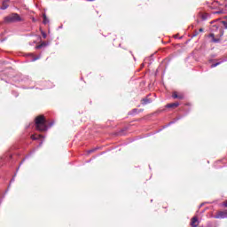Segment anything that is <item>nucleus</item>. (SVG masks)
<instances>
[{"label":"nucleus","instance_id":"11","mask_svg":"<svg viewBox=\"0 0 227 227\" xmlns=\"http://www.w3.org/2000/svg\"><path fill=\"white\" fill-rule=\"evenodd\" d=\"M8 8V4L6 2H3L1 10H6Z\"/></svg>","mask_w":227,"mask_h":227},{"label":"nucleus","instance_id":"15","mask_svg":"<svg viewBox=\"0 0 227 227\" xmlns=\"http://www.w3.org/2000/svg\"><path fill=\"white\" fill-rule=\"evenodd\" d=\"M222 24L227 29V21H222Z\"/></svg>","mask_w":227,"mask_h":227},{"label":"nucleus","instance_id":"12","mask_svg":"<svg viewBox=\"0 0 227 227\" xmlns=\"http://www.w3.org/2000/svg\"><path fill=\"white\" fill-rule=\"evenodd\" d=\"M219 65H221V62H217V63L212 64L211 65V68H215V67H219Z\"/></svg>","mask_w":227,"mask_h":227},{"label":"nucleus","instance_id":"9","mask_svg":"<svg viewBox=\"0 0 227 227\" xmlns=\"http://www.w3.org/2000/svg\"><path fill=\"white\" fill-rule=\"evenodd\" d=\"M42 47H47V43H42L41 44L35 46V49H42Z\"/></svg>","mask_w":227,"mask_h":227},{"label":"nucleus","instance_id":"25","mask_svg":"<svg viewBox=\"0 0 227 227\" xmlns=\"http://www.w3.org/2000/svg\"><path fill=\"white\" fill-rule=\"evenodd\" d=\"M50 127H52V123L50 124Z\"/></svg>","mask_w":227,"mask_h":227},{"label":"nucleus","instance_id":"18","mask_svg":"<svg viewBox=\"0 0 227 227\" xmlns=\"http://www.w3.org/2000/svg\"><path fill=\"white\" fill-rule=\"evenodd\" d=\"M213 4H219V2L216 1V2H214Z\"/></svg>","mask_w":227,"mask_h":227},{"label":"nucleus","instance_id":"1","mask_svg":"<svg viewBox=\"0 0 227 227\" xmlns=\"http://www.w3.org/2000/svg\"><path fill=\"white\" fill-rule=\"evenodd\" d=\"M35 129L39 132H45L48 130L49 127L47 126V120L44 115H38L35 119Z\"/></svg>","mask_w":227,"mask_h":227},{"label":"nucleus","instance_id":"13","mask_svg":"<svg viewBox=\"0 0 227 227\" xmlns=\"http://www.w3.org/2000/svg\"><path fill=\"white\" fill-rule=\"evenodd\" d=\"M212 42H214L215 43H217L220 42V39L213 37Z\"/></svg>","mask_w":227,"mask_h":227},{"label":"nucleus","instance_id":"6","mask_svg":"<svg viewBox=\"0 0 227 227\" xmlns=\"http://www.w3.org/2000/svg\"><path fill=\"white\" fill-rule=\"evenodd\" d=\"M178 106H180V104L178 102H176V103H170V104H168L166 106V107H168V109H175L176 107H178Z\"/></svg>","mask_w":227,"mask_h":227},{"label":"nucleus","instance_id":"23","mask_svg":"<svg viewBox=\"0 0 227 227\" xmlns=\"http://www.w3.org/2000/svg\"><path fill=\"white\" fill-rule=\"evenodd\" d=\"M36 59H38V58L34 59L33 61H36Z\"/></svg>","mask_w":227,"mask_h":227},{"label":"nucleus","instance_id":"19","mask_svg":"<svg viewBox=\"0 0 227 227\" xmlns=\"http://www.w3.org/2000/svg\"><path fill=\"white\" fill-rule=\"evenodd\" d=\"M199 32H200V33H203V28H200V29H199Z\"/></svg>","mask_w":227,"mask_h":227},{"label":"nucleus","instance_id":"8","mask_svg":"<svg viewBox=\"0 0 227 227\" xmlns=\"http://www.w3.org/2000/svg\"><path fill=\"white\" fill-rule=\"evenodd\" d=\"M41 137H43L42 135H38L37 137H35V135L31 136V139H33V141H36L38 139H41Z\"/></svg>","mask_w":227,"mask_h":227},{"label":"nucleus","instance_id":"21","mask_svg":"<svg viewBox=\"0 0 227 227\" xmlns=\"http://www.w3.org/2000/svg\"><path fill=\"white\" fill-rule=\"evenodd\" d=\"M194 36H198V32L195 31Z\"/></svg>","mask_w":227,"mask_h":227},{"label":"nucleus","instance_id":"17","mask_svg":"<svg viewBox=\"0 0 227 227\" xmlns=\"http://www.w3.org/2000/svg\"><path fill=\"white\" fill-rule=\"evenodd\" d=\"M95 150H97V149L90 150V151H89V153H93V152H95Z\"/></svg>","mask_w":227,"mask_h":227},{"label":"nucleus","instance_id":"3","mask_svg":"<svg viewBox=\"0 0 227 227\" xmlns=\"http://www.w3.org/2000/svg\"><path fill=\"white\" fill-rule=\"evenodd\" d=\"M227 217V210L225 211H220L217 213V215L215 216V219H225Z\"/></svg>","mask_w":227,"mask_h":227},{"label":"nucleus","instance_id":"16","mask_svg":"<svg viewBox=\"0 0 227 227\" xmlns=\"http://www.w3.org/2000/svg\"><path fill=\"white\" fill-rule=\"evenodd\" d=\"M209 36H210V38H212V40H214V38H215L214 34H210Z\"/></svg>","mask_w":227,"mask_h":227},{"label":"nucleus","instance_id":"22","mask_svg":"<svg viewBox=\"0 0 227 227\" xmlns=\"http://www.w3.org/2000/svg\"><path fill=\"white\" fill-rule=\"evenodd\" d=\"M202 19L205 20V19H207V17H205V15H202Z\"/></svg>","mask_w":227,"mask_h":227},{"label":"nucleus","instance_id":"14","mask_svg":"<svg viewBox=\"0 0 227 227\" xmlns=\"http://www.w3.org/2000/svg\"><path fill=\"white\" fill-rule=\"evenodd\" d=\"M41 35H42L43 38H44V39L47 38V34L45 32L42 31Z\"/></svg>","mask_w":227,"mask_h":227},{"label":"nucleus","instance_id":"4","mask_svg":"<svg viewBox=\"0 0 227 227\" xmlns=\"http://www.w3.org/2000/svg\"><path fill=\"white\" fill-rule=\"evenodd\" d=\"M192 227H200V221L198 220V216H193L191 220Z\"/></svg>","mask_w":227,"mask_h":227},{"label":"nucleus","instance_id":"7","mask_svg":"<svg viewBox=\"0 0 227 227\" xmlns=\"http://www.w3.org/2000/svg\"><path fill=\"white\" fill-rule=\"evenodd\" d=\"M152 103V99L145 98L141 100V104L142 106H146V104H151Z\"/></svg>","mask_w":227,"mask_h":227},{"label":"nucleus","instance_id":"5","mask_svg":"<svg viewBox=\"0 0 227 227\" xmlns=\"http://www.w3.org/2000/svg\"><path fill=\"white\" fill-rule=\"evenodd\" d=\"M172 98H178V100H184V95L182 93H178L177 91H174L172 93Z\"/></svg>","mask_w":227,"mask_h":227},{"label":"nucleus","instance_id":"20","mask_svg":"<svg viewBox=\"0 0 227 227\" xmlns=\"http://www.w3.org/2000/svg\"><path fill=\"white\" fill-rule=\"evenodd\" d=\"M223 207H227V201L223 202Z\"/></svg>","mask_w":227,"mask_h":227},{"label":"nucleus","instance_id":"24","mask_svg":"<svg viewBox=\"0 0 227 227\" xmlns=\"http://www.w3.org/2000/svg\"><path fill=\"white\" fill-rule=\"evenodd\" d=\"M87 1H90V2H91V1H95V0H87Z\"/></svg>","mask_w":227,"mask_h":227},{"label":"nucleus","instance_id":"10","mask_svg":"<svg viewBox=\"0 0 227 227\" xmlns=\"http://www.w3.org/2000/svg\"><path fill=\"white\" fill-rule=\"evenodd\" d=\"M43 24H49V20L47 19V15L43 14Z\"/></svg>","mask_w":227,"mask_h":227},{"label":"nucleus","instance_id":"2","mask_svg":"<svg viewBox=\"0 0 227 227\" xmlns=\"http://www.w3.org/2000/svg\"><path fill=\"white\" fill-rule=\"evenodd\" d=\"M4 24H13L15 22H22V18L18 13H11L4 18Z\"/></svg>","mask_w":227,"mask_h":227}]
</instances>
